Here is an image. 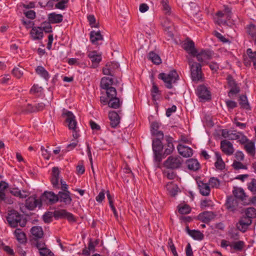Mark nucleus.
Returning a JSON list of instances; mask_svg holds the SVG:
<instances>
[{"label": "nucleus", "instance_id": "22", "mask_svg": "<svg viewBox=\"0 0 256 256\" xmlns=\"http://www.w3.org/2000/svg\"><path fill=\"white\" fill-rule=\"evenodd\" d=\"M177 148L179 154L184 157L188 158L192 155V149L188 146L180 144Z\"/></svg>", "mask_w": 256, "mask_h": 256}, {"label": "nucleus", "instance_id": "59", "mask_svg": "<svg viewBox=\"0 0 256 256\" xmlns=\"http://www.w3.org/2000/svg\"><path fill=\"white\" fill-rule=\"evenodd\" d=\"M228 234L230 238L234 240H236L238 238L239 232L236 230H232L229 232Z\"/></svg>", "mask_w": 256, "mask_h": 256}, {"label": "nucleus", "instance_id": "49", "mask_svg": "<svg viewBox=\"0 0 256 256\" xmlns=\"http://www.w3.org/2000/svg\"><path fill=\"white\" fill-rule=\"evenodd\" d=\"M246 216L250 218L252 220V218H254L256 216V210L254 208H248L245 210Z\"/></svg>", "mask_w": 256, "mask_h": 256}, {"label": "nucleus", "instance_id": "42", "mask_svg": "<svg viewBox=\"0 0 256 256\" xmlns=\"http://www.w3.org/2000/svg\"><path fill=\"white\" fill-rule=\"evenodd\" d=\"M215 156L216 158V160L214 164L215 166L218 170H223L224 168L225 164L220 154L218 152H216Z\"/></svg>", "mask_w": 256, "mask_h": 256}, {"label": "nucleus", "instance_id": "8", "mask_svg": "<svg viewBox=\"0 0 256 256\" xmlns=\"http://www.w3.org/2000/svg\"><path fill=\"white\" fill-rule=\"evenodd\" d=\"M251 62L253 63V66L256 70V51L253 52L251 48L246 50V56L244 58V63L246 66H250Z\"/></svg>", "mask_w": 256, "mask_h": 256}, {"label": "nucleus", "instance_id": "4", "mask_svg": "<svg viewBox=\"0 0 256 256\" xmlns=\"http://www.w3.org/2000/svg\"><path fill=\"white\" fill-rule=\"evenodd\" d=\"M231 18L230 10L226 7L223 10L218 11L214 17L215 23L218 25L226 24Z\"/></svg>", "mask_w": 256, "mask_h": 256}, {"label": "nucleus", "instance_id": "63", "mask_svg": "<svg viewBox=\"0 0 256 256\" xmlns=\"http://www.w3.org/2000/svg\"><path fill=\"white\" fill-rule=\"evenodd\" d=\"M233 166L235 169H246V167L244 165L242 162H234L233 164Z\"/></svg>", "mask_w": 256, "mask_h": 256}, {"label": "nucleus", "instance_id": "7", "mask_svg": "<svg viewBox=\"0 0 256 256\" xmlns=\"http://www.w3.org/2000/svg\"><path fill=\"white\" fill-rule=\"evenodd\" d=\"M226 206V208L230 212H242V210L238 206V200L232 196H230L228 198Z\"/></svg>", "mask_w": 256, "mask_h": 256}, {"label": "nucleus", "instance_id": "9", "mask_svg": "<svg viewBox=\"0 0 256 256\" xmlns=\"http://www.w3.org/2000/svg\"><path fill=\"white\" fill-rule=\"evenodd\" d=\"M54 216L56 218H66L70 222L75 221L74 215L65 210H54Z\"/></svg>", "mask_w": 256, "mask_h": 256}, {"label": "nucleus", "instance_id": "54", "mask_svg": "<svg viewBox=\"0 0 256 256\" xmlns=\"http://www.w3.org/2000/svg\"><path fill=\"white\" fill-rule=\"evenodd\" d=\"M22 68L21 70L18 68H15L13 69L12 71V74L16 76V78H21V76L23 74V71L22 70Z\"/></svg>", "mask_w": 256, "mask_h": 256}, {"label": "nucleus", "instance_id": "58", "mask_svg": "<svg viewBox=\"0 0 256 256\" xmlns=\"http://www.w3.org/2000/svg\"><path fill=\"white\" fill-rule=\"evenodd\" d=\"M209 182L212 187L218 188L220 186V181L215 178H211L210 179Z\"/></svg>", "mask_w": 256, "mask_h": 256}, {"label": "nucleus", "instance_id": "48", "mask_svg": "<svg viewBox=\"0 0 256 256\" xmlns=\"http://www.w3.org/2000/svg\"><path fill=\"white\" fill-rule=\"evenodd\" d=\"M230 246L236 250L240 251L244 246V242L242 241H238L230 244Z\"/></svg>", "mask_w": 256, "mask_h": 256}, {"label": "nucleus", "instance_id": "40", "mask_svg": "<svg viewBox=\"0 0 256 256\" xmlns=\"http://www.w3.org/2000/svg\"><path fill=\"white\" fill-rule=\"evenodd\" d=\"M244 148L246 152L250 155L254 156L255 154V146L254 144L252 141L250 140L248 142L244 145Z\"/></svg>", "mask_w": 256, "mask_h": 256}, {"label": "nucleus", "instance_id": "6", "mask_svg": "<svg viewBox=\"0 0 256 256\" xmlns=\"http://www.w3.org/2000/svg\"><path fill=\"white\" fill-rule=\"evenodd\" d=\"M182 162V159L180 156H170L165 161L164 166L165 167L170 168L174 169L180 167Z\"/></svg>", "mask_w": 256, "mask_h": 256}, {"label": "nucleus", "instance_id": "14", "mask_svg": "<svg viewBox=\"0 0 256 256\" xmlns=\"http://www.w3.org/2000/svg\"><path fill=\"white\" fill-rule=\"evenodd\" d=\"M70 192H59L58 193V201L64 203L65 205H70L72 198Z\"/></svg>", "mask_w": 256, "mask_h": 256}, {"label": "nucleus", "instance_id": "12", "mask_svg": "<svg viewBox=\"0 0 256 256\" xmlns=\"http://www.w3.org/2000/svg\"><path fill=\"white\" fill-rule=\"evenodd\" d=\"M220 148L222 151L227 155H232L234 152L232 144L227 140L221 141Z\"/></svg>", "mask_w": 256, "mask_h": 256}, {"label": "nucleus", "instance_id": "24", "mask_svg": "<svg viewBox=\"0 0 256 256\" xmlns=\"http://www.w3.org/2000/svg\"><path fill=\"white\" fill-rule=\"evenodd\" d=\"M108 118L110 120V125L112 128L116 127L120 124V118L116 112H110L108 114Z\"/></svg>", "mask_w": 256, "mask_h": 256}, {"label": "nucleus", "instance_id": "55", "mask_svg": "<svg viewBox=\"0 0 256 256\" xmlns=\"http://www.w3.org/2000/svg\"><path fill=\"white\" fill-rule=\"evenodd\" d=\"M41 256H54L53 253L46 247L39 251Z\"/></svg>", "mask_w": 256, "mask_h": 256}, {"label": "nucleus", "instance_id": "64", "mask_svg": "<svg viewBox=\"0 0 256 256\" xmlns=\"http://www.w3.org/2000/svg\"><path fill=\"white\" fill-rule=\"evenodd\" d=\"M238 137L239 138H238V140L239 142L242 144H246V142H248L250 141L245 136L243 135L241 133L240 134Z\"/></svg>", "mask_w": 256, "mask_h": 256}, {"label": "nucleus", "instance_id": "51", "mask_svg": "<svg viewBox=\"0 0 256 256\" xmlns=\"http://www.w3.org/2000/svg\"><path fill=\"white\" fill-rule=\"evenodd\" d=\"M190 210V207L187 204L178 206V212L181 214H188Z\"/></svg>", "mask_w": 256, "mask_h": 256}, {"label": "nucleus", "instance_id": "1", "mask_svg": "<svg viewBox=\"0 0 256 256\" xmlns=\"http://www.w3.org/2000/svg\"><path fill=\"white\" fill-rule=\"evenodd\" d=\"M6 219L10 226L12 228H16L18 226L24 227L26 224V218L15 210L9 212Z\"/></svg>", "mask_w": 256, "mask_h": 256}, {"label": "nucleus", "instance_id": "53", "mask_svg": "<svg viewBox=\"0 0 256 256\" xmlns=\"http://www.w3.org/2000/svg\"><path fill=\"white\" fill-rule=\"evenodd\" d=\"M43 88L42 87L38 86V84H34L30 90V92L32 94H36L40 93Z\"/></svg>", "mask_w": 256, "mask_h": 256}, {"label": "nucleus", "instance_id": "56", "mask_svg": "<svg viewBox=\"0 0 256 256\" xmlns=\"http://www.w3.org/2000/svg\"><path fill=\"white\" fill-rule=\"evenodd\" d=\"M168 247L170 248L172 252L174 255H176L177 254L176 247L172 242V238H170L168 242Z\"/></svg>", "mask_w": 256, "mask_h": 256}, {"label": "nucleus", "instance_id": "28", "mask_svg": "<svg viewBox=\"0 0 256 256\" xmlns=\"http://www.w3.org/2000/svg\"><path fill=\"white\" fill-rule=\"evenodd\" d=\"M30 232L34 238H40L44 236V232L41 226H34L32 228Z\"/></svg>", "mask_w": 256, "mask_h": 256}, {"label": "nucleus", "instance_id": "23", "mask_svg": "<svg viewBox=\"0 0 256 256\" xmlns=\"http://www.w3.org/2000/svg\"><path fill=\"white\" fill-rule=\"evenodd\" d=\"M183 48L188 54L192 56L197 53V50L194 46V42L191 40H188L183 45Z\"/></svg>", "mask_w": 256, "mask_h": 256}, {"label": "nucleus", "instance_id": "18", "mask_svg": "<svg viewBox=\"0 0 256 256\" xmlns=\"http://www.w3.org/2000/svg\"><path fill=\"white\" fill-rule=\"evenodd\" d=\"M88 56L91 60L92 66L94 68L97 67L98 64L102 60L101 55L98 54L95 50L89 52Z\"/></svg>", "mask_w": 256, "mask_h": 256}, {"label": "nucleus", "instance_id": "21", "mask_svg": "<svg viewBox=\"0 0 256 256\" xmlns=\"http://www.w3.org/2000/svg\"><path fill=\"white\" fill-rule=\"evenodd\" d=\"M161 124L154 122H152L150 126V131L152 135L156 137L164 138V134L162 131L158 130Z\"/></svg>", "mask_w": 256, "mask_h": 256}, {"label": "nucleus", "instance_id": "16", "mask_svg": "<svg viewBox=\"0 0 256 256\" xmlns=\"http://www.w3.org/2000/svg\"><path fill=\"white\" fill-rule=\"evenodd\" d=\"M60 173V172L58 168L54 167L52 168L51 182L53 187L56 188H60L58 184Z\"/></svg>", "mask_w": 256, "mask_h": 256}, {"label": "nucleus", "instance_id": "50", "mask_svg": "<svg viewBox=\"0 0 256 256\" xmlns=\"http://www.w3.org/2000/svg\"><path fill=\"white\" fill-rule=\"evenodd\" d=\"M239 103L241 106L246 109H248L249 104L248 102L247 98L246 96H241L240 97Z\"/></svg>", "mask_w": 256, "mask_h": 256}, {"label": "nucleus", "instance_id": "41", "mask_svg": "<svg viewBox=\"0 0 256 256\" xmlns=\"http://www.w3.org/2000/svg\"><path fill=\"white\" fill-rule=\"evenodd\" d=\"M122 104V102H120V99L116 97L109 99L108 105L109 107L116 109L119 108Z\"/></svg>", "mask_w": 256, "mask_h": 256}, {"label": "nucleus", "instance_id": "46", "mask_svg": "<svg viewBox=\"0 0 256 256\" xmlns=\"http://www.w3.org/2000/svg\"><path fill=\"white\" fill-rule=\"evenodd\" d=\"M52 1L57 2L55 4L56 8L64 10L66 7V4L68 2V0H52Z\"/></svg>", "mask_w": 256, "mask_h": 256}, {"label": "nucleus", "instance_id": "62", "mask_svg": "<svg viewBox=\"0 0 256 256\" xmlns=\"http://www.w3.org/2000/svg\"><path fill=\"white\" fill-rule=\"evenodd\" d=\"M25 16L28 18L33 20L36 17V13L32 10H29L24 12Z\"/></svg>", "mask_w": 256, "mask_h": 256}, {"label": "nucleus", "instance_id": "19", "mask_svg": "<svg viewBox=\"0 0 256 256\" xmlns=\"http://www.w3.org/2000/svg\"><path fill=\"white\" fill-rule=\"evenodd\" d=\"M233 194L236 198L242 202L244 204H248V202H246L247 196L242 188L234 187L233 190Z\"/></svg>", "mask_w": 256, "mask_h": 256}, {"label": "nucleus", "instance_id": "29", "mask_svg": "<svg viewBox=\"0 0 256 256\" xmlns=\"http://www.w3.org/2000/svg\"><path fill=\"white\" fill-rule=\"evenodd\" d=\"M164 138L157 137L152 140V147L153 152H162L163 145L161 140Z\"/></svg>", "mask_w": 256, "mask_h": 256}, {"label": "nucleus", "instance_id": "11", "mask_svg": "<svg viewBox=\"0 0 256 256\" xmlns=\"http://www.w3.org/2000/svg\"><path fill=\"white\" fill-rule=\"evenodd\" d=\"M119 68V64L116 62H108L103 68V74L105 75L113 76L114 70Z\"/></svg>", "mask_w": 256, "mask_h": 256}, {"label": "nucleus", "instance_id": "52", "mask_svg": "<svg viewBox=\"0 0 256 256\" xmlns=\"http://www.w3.org/2000/svg\"><path fill=\"white\" fill-rule=\"evenodd\" d=\"M87 18L91 27L98 28V24L96 23V20L94 15H88Z\"/></svg>", "mask_w": 256, "mask_h": 256}, {"label": "nucleus", "instance_id": "17", "mask_svg": "<svg viewBox=\"0 0 256 256\" xmlns=\"http://www.w3.org/2000/svg\"><path fill=\"white\" fill-rule=\"evenodd\" d=\"M196 56L197 60L200 62H206V60H210L212 58V53L209 50H202L200 52L194 55V57Z\"/></svg>", "mask_w": 256, "mask_h": 256}, {"label": "nucleus", "instance_id": "27", "mask_svg": "<svg viewBox=\"0 0 256 256\" xmlns=\"http://www.w3.org/2000/svg\"><path fill=\"white\" fill-rule=\"evenodd\" d=\"M43 30L40 27L32 28L30 31V35L34 40H40L43 36Z\"/></svg>", "mask_w": 256, "mask_h": 256}, {"label": "nucleus", "instance_id": "36", "mask_svg": "<svg viewBox=\"0 0 256 256\" xmlns=\"http://www.w3.org/2000/svg\"><path fill=\"white\" fill-rule=\"evenodd\" d=\"M166 187L167 190L171 196H174L177 194L179 188L176 184L170 182L166 184Z\"/></svg>", "mask_w": 256, "mask_h": 256}, {"label": "nucleus", "instance_id": "39", "mask_svg": "<svg viewBox=\"0 0 256 256\" xmlns=\"http://www.w3.org/2000/svg\"><path fill=\"white\" fill-rule=\"evenodd\" d=\"M36 73L44 78L48 80L49 78V74L48 71L42 66H38L36 69Z\"/></svg>", "mask_w": 256, "mask_h": 256}, {"label": "nucleus", "instance_id": "44", "mask_svg": "<svg viewBox=\"0 0 256 256\" xmlns=\"http://www.w3.org/2000/svg\"><path fill=\"white\" fill-rule=\"evenodd\" d=\"M151 94L153 100H156L159 98V96L160 95V92L159 90L158 87L156 85L153 83L152 87L151 90Z\"/></svg>", "mask_w": 256, "mask_h": 256}, {"label": "nucleus", "instance_id": "60", "mask_svg": "<svg viewBox=\"0 0 256 256\" xmlns=\"http://www.w3.org/2000/svg\"><path fill=\"white\" fill-rule=\"evenodd\" d=\"M161 3L162 6L163 10L165 11L166 14L170 13V8L168 4L167 0H162Z\"/></svg>", "mask_w": 256, "mask_h": 256}, {"label": "nucleus", "instance_id": "33", "mask_svg": "<svg viewBox=\"0 0 256 256\" xmlns=\"http://www.w3.org/2000/svg\"><path fill=\"white\" fill-rule=\"evenodd\" d=\"M166 140L167 142V148L165 149L164 154L167 156L172 153L174 150L172 144V138L169 136H166Z\"/></svg>", "mask_w": 256, "mask_h": 256}, {"label": "nucleus", "instance_id": "3", "mask_svg": "<svg viewBox=\"0 0 256 256\" xmlns=\"http://www.w3.org/2000/svg\"><path fill=\"white\" fill-rule=\"evenodd\" d=\"M188 64L190 68L191 76L193 81L198 82L202 79V66L200 64L188 59Z\"/></svg>", "mask_w": 256, "mask_h": 256}, {"label": "nucleus", "instance_id": "61", "mask_svg": "<svg viewBox=\"0 0 256 256\" xmlns=\"http://www.w3.org/2000/svg\"><path fill=\"white\" fill-rule=\"evenodd\" d=\"M231 88L228 92V96H231L234 94H236L240 92V88L237 86L230 87Z\"/></svg>", "mask_w": 256, "mask_h": 256}, {"label": "nucleus", "instance_id": "43", "mask_svg": "<svg viewBox=\"0 0 256 256\" xmlns=\"http://www.w3.org/2000/svg\"><path fill=\"white\" fill-rule=\"evenodd\" d=\"M113 83V80L112 78L108 77H104L101 80L100 85L103 89H106L110 88Z\"/></svg>", "mask_w": 256, "mask_h": 256}, {"label": "nucleus", "instance_id": "38", "mask_svg": "<svg viewBox=\"0 0 256 256\" xmlns=\"http://www.w3.org/2000/svg\"><path fill=\"white\" fill-rule=\"evenodd\" d=\"M15 237L20 243H24L26 240L25 234L20 228H16L14 232Z\"/></svg>", "mask_w": 256, "mask_h": 256}, {"label": "nucleus", "instance_id": "5", "mask_svg": "<svg viewBox=\"0 0 256 256\" xmlns=\"http://www.w3.org/2000/svg\"><path fill=\"white\" fill-rule=\"evenodd\" d=\"M178 78V76L174 70L170 72L168 74L160 73L158 75V78L164 81L166 86L169 89L172 88V84L176 82Z\"/></svg>", "mask_w": 256, "mask_h": 256}, {"label": "nucleus", "instance_id": "34", "mask_svg": "<svg viewBox=\"0 0 256 256\" xmlns=\"http://www.w3.org/2000/svg\"><path fill=\"white\" fill-rule=\"evenodd\" d=\"M186 164L188 169L196 171L200 168V164L196 159L191 158L187 160Z\"/></svg>", "mask_w": 256, "mask_h": 256}, {"label": "nucleus", "instance_id": "57", "mask_svg": "<svg viewBox=\"0 0 256 256\" xmlns=\"http://www.w3.org/2000/svg\"><path fill=\"white\" fill-rule=\"evenodd\" d=\"M248 188L252 192H256V180L252 179V181L248 184Z\"/></svg>", "mask_w": 256, "mask_h": 256}, {"label": "nucleus", "instance_id": "45", "mask_svg": "<svg viewBox=\"0 0 256 256\" xmlns=\"http://www.w3.org/2000/svg\"><path fill=\"white\" fill-rule=\"evenodd\" d=\"M148 58L156 64H159L162 62L161 59L159 56L156 53L151 52L148 54Z\"/></svg>", "mask_w": 256, "mask_h": 256}, {"label": "nucleus", "instance_id": "20", "mask_svg": "<svg viewBox=\"0 0 256 256\" xmlns=\"http://www.w3.org/2000/svg\"><path fill=\"white\" fill-rule=\"evenodd\" d=\"M252 224V220L246 216H244L240 218L237 224L238 228L243 232H244L248 226Z\"/></svg>", "mask_w": 256, "mask_h": 256}, {"label": "nucleus", "instance_id": "26", "mask_svg": "<svg viewBox=\"0 0 256 256\" xmlns=\"http://www.w3.org/2000/svg\"><path fill=\"white\" fill-rule=\"evenodd\" d=\"M198 184L200 194L204 196H208L210 192V188L208 184L201 181L198 182Z\"/></svg>", "mask_w": 256, "mask_h": 256}, {"label": "nucleus", "instance_id": "47", "mask_svg": "<svg viewBox=\"0 0 256 256\" xmlns=\"http://www.w3.org/2000/svg\"><path fill=\"white\" fill-rule=\"evenodd\" d=\"M105 90H106L107 96L109 99L116 97V90L114 88L110 87Z\"/></svg>", "mask_w": 256, "mask_h": 256}, {"label": "nucleus", "instance_id": "13", "mask_svg": "<svg viewBox=\"0 0 256 256\" xmlns=\"http://www.w3.org/2000/svg\"><path fill=\"white\" fill-rule=\"evenodd\" d=\"M41 201L34 196L29 197L26 202V206L29 210H34L37 206H40Z\"/></svg>", "mask_w": 256, "mask_h": 256}, {"label": "nucleus", "instance_id": "15", "mask_svg": "<svg viewBox=\"0 0 256 256\" xmlns=\"http://www.w3.org/2000/svg\"><path fill=\"white\" fill-rule=\"evenodd\" d=\"M215 216L213 212L206 211L200 214L198 216V220L204 223H208L214 218Z\"/></svg>", "mask_w": 256, "mask_h": 256}, {"label": "nucleus", "instance_id": "32", "mask_svg": "<svg viewBox=\"0 0 256 256\" xmlns=\"http://www.w3.org/2000/svg\"><path fill=\"white\" fill-rule=\"evenodd\" d=\"M188 233L194 239L197 240H202L204 238V234L199 230H190L188 227L186 228Z\"/></svg>", "mask_w": 256, "mask_h": 256}, {"label": "nucleus", "instance_id": "25", "mask_svg": "<svg viewBox=\"0 0 256 256\" xmlns=\"http://www.w3.org/2000/svg\"><path fill=\"white\" fill-rule=\"evenodd\" d=\"M10 192L14 196L18 197L20 198H25L28 196V192L26 190H21L18 188H9Z\"/></svg>", "mask_w": 256, "mask_h": 256}, {"label": "nucleus", "instance_id": "30", "mask_svg": "<svg viewBox=\"0 0 256 256\" xmlns=\"http://www.w3.org/2000/svg\"><path fill=\"white\" fill-rule=\"evenodd\" d=\"M103 36L100 31L92 30L90 32V40L93 44H96L98 40H102Z\"/></svg>", "mask_w": 256, "mask_h": 256}, {"label": "nucleus", "instance_id": "37", "mask_svg": "<svg viewBox=\"0 0 256 256\" xmlns=\"http://www.w3.org/2000/svg\"><path fill=\"white\" fill-rule=\"evenodd\" d=\"M44 194L50 204H54L58 202V194H56L52 192H46Z\"/></svg>", "mask_w": 256, "mask_h": 256}, {"label": "nucleus", "instance_id": "2", "mask_svg": "<svg viewBox=\"0 0 256 256\" xmlns=\"http://www.w3.org/2000/svg\"><path fill=\"white\" fill-rule=\"evenodd\" d=\"M62 116L66 118V121L68 124L69 129L72 130V136L74 139H76L79 136V134L76 130V122L75 120V116L70 111L64 110Z\"/></svg>", "mask_w": 256, "mask_h": 256}, {"label": "nucleus", "instance_id": "35", "mask_svg": "<svg viewBox=\"0 0 256 256\" xmlns=\"http://www.w3.org/2000/svg\"><path fill=\"white\" fill-rule=\"evenodd\" d=\"M247 33L256 44V26L250 24L247 27Z\"/></svg>", "mask_w": 256, "mask_h": 256}, {"label": "nucleus", "instance_id": "10", "mask_svg": "<svg viewBox=\"0 0 256 256\" xmlns=\"http://www.w3.org/2000/svg\"><path fill=\"white\" fill-rule=\"evenodd\" d=\"M197 94L198 97L202 100H209L211 98L210 90L206 86L203 85L200 86L198 87Z\"/></svg>", "mask_w": 256, "mask_h": 256}, {"label": "nucleus", "instance_id": "31", "mask_svg": "<svg viewBox=\"0 0 256 256\" xmlns=\"http://www.w3.org/2000/svg\"><path fill=\"white\" fill-rule=\"evenodd\" d=\"M63 16L61 14L51 13L48 14V20L52 24H57L62 22Z\"/></svg>", "mask_w": 256, "mask_h": 256}]
</instances>
